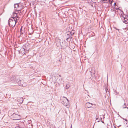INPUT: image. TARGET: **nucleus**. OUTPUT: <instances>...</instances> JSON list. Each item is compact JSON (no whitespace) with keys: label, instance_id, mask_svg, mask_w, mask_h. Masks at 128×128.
<instances>
[{"label":"nucleus","instance_id":"obj_19","mask_svg":"<svg viewBox=\"0 0 128 128\" xmlns=\"http://www.w3.org/2000/svg\"><path fill=\"white\" fill-rule=\"evenodd\" d=\"M16 19L15 20H16V21H17V20L19 18L18 16L16 17V18H15Z\"/></svg>","mask_w":128,"mask_h":128},{"label":"nucleus","instance_id":"obj_26","mask_svg":"<svg viewBox=\"0 0 128 128\" xmlns=\"http://www.w3.org/2000/svg\"><path fill=\"white\" fill-rule=\"evenodd\" d=\"M115 28V29H116V30H119V29H118L117 28Z\"/></svg>","mask_w":128,"mask_h":128},{"label":"nucleus","instance_id":"obj_8","mask_svg":"<svg viewBox=\"0 0 128 128\" xmlns=\"http://www.w3.org/2000/svg\"><path fill=\"white\" fill-rule=\"evenodd\" d=\"M65 101V100H64V101H62V103L64 105V106H65L67 108H69V106L68 104V103L67 102L66 103H65L64 102V101Z\"/></svg>","mask_w":128,"mask_h":128},{"label":"nucleus","instance_id":"obj_21","mask_svg":"<svg viewBox=\"0 0 128 128\" xmlns=\"http://www.w3.org/2000/svg\"><path fill=\"white\" fill-rule=\"evenodd\" d=\"M20 99L21 100V101H20V102L21 103H22V102H23V100H22V98H20Z\"/></svg>","mask_w":128,"mask_h":128},{"label":"nucleus","instance_id":"obj_5","mask_svg":"<svg viewBox=\"0 0 128 128\" xmlns=\"http://www.w3.org/2000/svg\"><path fill=\"white\" fill-rule=\"evenodd\" d=\"M60 46L62 47L61 49H64L66 48L68 46L67 43L66 42L64 41L60 44Z\"/></svg>","mask_w":128,"mask_h":128},{"label":"nucleus","instance_id":"obj_27","mask_svg":"<svg viewBox=\"0 0 128 128\" xmlns=\"http://www.w3.org/2000/svg\"><path fill=\"white\" fill-rule=\"evenodd\" d=\"M103 1H106V0H102Z\"/></svg>","mask_w":128,"mask_h":128},{"label":"nucleus","instance_id":"obj_20","mask_svg":"<svg viewBox=\"0 0 128 128\" xmlns=\"http://www.w3.org/2000/svg\"><path fill=\"white\" fill-rule=\"evenodd\" d=\"M126 126H128V121L127 122H126Z\"/></svg>","mask_w":128,"mask_h":128},{"label":"nucleus","instance_id":"obj_14","mask_svg":"<svg viewBox=\"0 0 128 128\" xmlns=\"http://www.w3.org/2000/svg\"><path fill=\"white\" fill-rule=\"evenodd\" d=\"M19 5L18 4H14V8H17L18 7Z\"/></svg>","mask_w":128,"mask_h":128},{"label":"nucleus","instance_id":"obj_16","mask_svg":"<svg viewBox=\"0 0 128 128\" xmlns=\"http://www.w3.org/2000/svg\"><path fill=\"white\" fill-rule=\"evenodd\" d=\"M22 124L23 125V126L22 127H21L20 126H19V127H16V128H24L25 126L24 125V124L23 123H22Z\"/></svg>","mask_w":128,"mask_h":128},{"label":"nucleus","instance_id":"obj_6","mask_svg":"<svg viewBox=\"0 0 128 128\" xmlns=\"http://www.w3.org/2000/svg\"><path fill=\"white\" fill-rule=\"evenodd\" d=\"M23 48L26 51H28L30 48V45L29 44H27L24 45Z\"/></svg>","mask_w":128,"mask_h":128},{"label":"nucleus","instance_id":"obj_29","mask_svg":"<svg viewBox=\"0 0 128 128\" xmlns=\"http://www.w3.org/2000/svg\"><path fill=\"white\" fill-rule=\"evenodd\" d=\"M114 6H115V3H114Z\"/></svg>","mask_w":128,"mask_h":128},{"label":"nucleus","instance_id":"obj_11","mask_svg":"<svg viewBox=\"0 0 128 128\" xmlns=\"http://www.w3.org/2000/svg\"><path fill=\"white\" fill-rule=\"evenodd\" d=\"M26 51L24 49V48H22L20 50V51L19 52H21L22 53V54H24Z\"/></svg>","mask_w":128,"mask_h":128},{"label":"nucleus","instance_id":"obj_31","mask_svg":"<svg viewBox=\"0 0 128 128\" xmlns=\"http://www.w3.org/2000/svg\"><path fill=\"white\" fill-rule=\"evenodd\" d=\"M67 35H69V34H67Z\"/></svg>","mask_w":128,"mask_h":128},{"label":"nucleus","instance_id":"obj_18","mask_svg":"<svg viewBox=\"0 0 128 128\" xmlns=\"http://www.w3.org/2000/svg\"><path fill=\"white\" fill-rule=\"evenodd\" d=\"M63 97L64 98H65L66 99V100H67V102L69 103V100L67 99V98H66V97H64V96Z\"/></svg>","mask_w":128,"mask_h":128},{"label":"nucleus","instance_id":"obj_10","mask_svg":"<svg viewBox=\"0 0 128 128\" xmlns=\"http://www.w3.org/2000/svg\"><path fill=\"white\" fill-rule=\"evenodd\" d=\"M96 120H97V122H99L100 121L102 120V118L101 117H100V118L98 116H96Z\"/></svg>","mask_w":128,"mask_h":128},{"label":"nucleus","instance_id":"obj_25","mask_svg":"<svg viewBox=\"0 0 128 128\" xmlns=\"http://www.w3.org/2000/svg\"><path fill=\"white\" fill-rule=\"evenodd\" d=\"M123 120H125V121H126V122H128V121H127V120L126 119H124V118H123Z\"/></svg>","mask_w":128,"mask_h":128},{"label":"nucleus","instance_id":"obj_22","mask_svg":"<svg viewBox=\"0 0 128 128\" xmlns=\"http://www.w3.org/2000/svg\"><path fill=\"white\" fill-rule=\"evenodd\" d=\"M110 3L111 4L112 2H113V0H110Z\"/></svg>","mask_w":128,"mask_h":128},{"label":"nucleus","instance_id":"obj_9","mask_svg":"<svg viewBox=\"0 0 128 128\" xmlns=\"http://www.w3.org/2000/svg\"><path fill=\"white\" fill-rule=\"evenodd\" d=\"M24 28H23L22 26L20 29V32L21 34L22 35L23 34H24V33L25 32L24 31Z\"/></svg>","mask_w":128,"mask_h":128},{"label":"nucleus","instance_id":"obj_4","mask_svg":"<svg viewBox=\"0 0 128 128\" xmlns=\"http://www.w3.org/2000/svg\"><path fill=\"white\" fill-rule=\"evenodd\" d=\"M11 117L13 120H18L20 119L19 115L14 114L12 115Z\"/></svg>","mask_w":128,"mask_h":128},{"label":"nucleus","instance_id":"obj_33","mask_svg":"<svg viewBox=\"0 0 128 128\" xmlns=\"http://www.w3.org/2000/svg\"><path fill=\"white\" fill-rule=\"evenodd\" d=\"M102 0H100V1H101Z\"/></svg>","mask_w":128,"mask_h":128},{"label":"nucleus","instance_id":"obj_30","mask_svg":"<svg viewBox=\"0 0 128 128\" xmlns=\"http://www.w3.org/2000/svg\"><path fill=\"white\" fill-rule=\"evenodd\" d=\"M127 14H128V12H127Z\"/></svg>","mask_w":128,"mask_h":128},{"label":"nucleus","instance_id":"obj_28","mask_svg":"<svg viewBox=\"0 0 128 128\" xmlns=\"http://www.w3.org/2000/svg\"><path fill=\"white\" fill-rule=\"evenodd\" d=\"M101 122H102L104 123L103 121H101Z\"/></svg>","mask_w":128,"mask_h":128},{"label":"nucleus","instance_id":"obj_13","mask_svg":"<svg viewBox=\"0 0 128 128\" xmlns=\"http://www.w3.org/2000/svg\"><path fill=\"white\" fill-rule=\"evenodd\" d=\"M13 17H12L13 18L14 20L15 19V18H16V17L18 16H17V14L15 12H14L13 14Z\"/></svg>","mask_w":128,"mask_h":128},{"label":"nucleus","instance_id":"obj_3","mask_svg":"<svg viewBox=\"0 0 128 128\" xmlns=\"http://www.w3.org/2000/svg\"><path fill=\"white\" fill-rule=\"evenodd\" d=\"M15 81L17 83L18 85L20 86L24 87L26 86V83H23V81L17 79Z\"/></svg>","mask_w":128,"mask_h":128},{"label":"nucleus","instance_id":"obj_17","mask_svg":"<svg viewBox=\"0 0 128 128\" xmlns=\"http://www.w3.org/2000/svg\"><path fill=\"white\" fill-rule=\"evenodd\" d=\"M70 86L68 84H67L66 86V89H68L70 87Z\"/></svg>","mask_w":128,"mask_h":128},{"label":"nucleus","instance_id":"obj_1","mask_svg":"<svg viewBox=\"0 0 128 128\" xmlns=\"http://www.w3.org/2000/svg\"><path fill=\"white\" fill-rule=\"evenodd\" d=\"M17 22L16 21L15 19L14 20L12 19H10L8 20V24L10 27H12L13 28L15 26Z\"/></svg>","mask_w":128,"mask_h":128},{"label":"nucleus","instance_id":"obj_2","mask_svg":"<svg viewBox=\"0 0 128 128\" xmlns=\"http://www.w3.org/2000/svg\"><path fill=\"white\" fill-rule=\"evenodd\" d=\"M121 19L124 23L127 24L128 23V16L124 14L121 16Z\"/></svg>","mask_w":128,"mask_h":128},{"label":"nucleus","instance_id":"obj_15","mask_svg":"<svg viewBox=\"0 0 128 128\" xmlns=\"http://www.w3.org/2000/svg\"><path fill=\"white\" fill-rule=\"evenodd\" d=\"M70 36L68 38H67L66 39V40H68L69 38H70L71 39L72 37V36L73 35V34H74V33H73V34H72L71 32H70Z\"/></svg>","mask_w":128,"mask_h":128},{"label":"nucleus","instance_id":"obj_23","mask_svg":"<svg viewBox=\"0 0 128 128\" xmlns=\"http://www.w3.org/2000/svg\"><path fill=\"white\" fill-rule=\"evenodd\" d=\"M111 11L112 12H113L114 11V8L112 9L111 10Z\"/></svg>","mask_w":128,"mask_h":128},{"label":"nucleus","instance_id":"obj_24","mask_svg":"<svg viewBox=\"0 0 128 128\" xmlns=\"http://www.w3.org/2000/svg\"><path fill=\"white\" fill-rule=\"evenodd\" d=\"M105 90H106V92H107V90H108V89L107 88H105Z\"/></svg>","mask_w":128,"mask_h":128},{"label":"nucleus","instance_id":"obj_7","mask_svg":"<svg viewBox=\"0 0 128 128\" xmlns=\"http://www.w3.org/2000/svg\"><path fill=\"white\" fill-rule=\"evenodd\" d=\"M86 106L88 108H92L93 109H94V108L92 107V106L93 105H95V104H93L90 102H88L86 103Z\"/></svg>","mask_w":128,"mask_h":128},{"label":"nucleus","instance_id":"obj_32","mask_svg":"<svg viewBox=\"0 0 128 128\" xmlns=\"http://www.w3.org/2000/svg\"><path fill=\"white\" fill-rule=\"evenodd\" d=\"M30 34V35H31V34Z\"/></svg>","mask_w":128,"mask_h":128},{"label":"nucleus","instance_id":"obj_12","mask_svg":"<svg viewBox=\"0 0 128 128\" xmlns=\"http://www.w3.org/2000/svg\"><path fill=\"white\" fill-rule=\"evenodd\" d=\"M122 106L123 108H127L128 109V104H126V103L124 104Z\"/></svg>","mask_w":128,"mask_h":128}]
</instances>
